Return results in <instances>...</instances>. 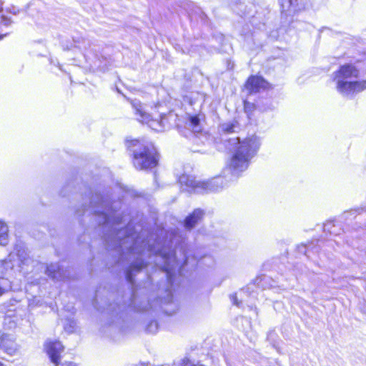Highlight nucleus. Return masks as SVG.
Listing matches in <instances>:
<instances>
[{
    "mask_svg": "<svg viewBox=\"0 0 366 366\" xmlns=\"http://www.w3.org/2000/svg\"><path fill=\"white\" fill-rule=\"evenodd\" d=\"M237 127V122H227L221 124V130L225 133H232L234 132V129Z\"/></svg>",
    "mask_w": 366,
    "mask_h": 366,
    "instance_id": "14",
    "label": "nucleus"
},
{
    "mask_svg": "<svg viewBox=\"0 0 366 366\" xmlns=\"http://www.w3.org/2000/svg\"><path fill=\"white\" fill-rule=\"evenodd\" d=\"M0 366H5L1 362H0Z\"/></svg>",
    "mask_w": 366,
    "mask_h": 366,
    "instance_id": "26",
    "label": "nucleus"
},
{
    "mask_svg": "<svg viewBox=\"0 0 366 366\" xmlns=\"http://www.w3.org/2000/svg\"><path fill=\"white\" fill-rule=\"evenodd\" d=\"M45 350L49 356L51 361L57 366L60 359V354L64 347L59 341H48L45 343Z\"/></svg>",
    "mask_w": 366,
    "mask_h": 366,
    "instance_id": "6",
    "label": "nucleus"
},
{
    "mask_svg": "<svg viewBox=\"0 0 366 366\" xmlns=\"http://www.w3.org/2000/svg\"><path fill=\"white\" fill-rule=\"evenodd\" d=\"M287 1H288L289 4H291L292 0H287Z\"/></svg>",
    "mask_w": 366,
    "mask_h": 366,
    "instance_id": "27",
    "label": "nucleus"
},
{
    "mask_svg": "<svg viewBox=\"0 0 366 366\" xmlns=\"http://www.w3.org/2000/svg\"><path fill=\"white\" fill-rule=\"evenodd\" d=\"M359 71L352 64H345L334 73L336 89L342 95L352 97L366 89V80L357 81Z\"/></svg>",
    "mask_w": 366,
    "mask_h": 366,
    "instance_id": "2",
    "label": "nucleus"
},
{
    "mask_svg": "<svg viewBox=\"0 0 366 366\" xmlns=\"http://www.w3.org/2000/svg\"><path fill=\"white\" fill-rule=\"evenodd\" d=\"M199 119L197 117H192L190 118V126L192 127V130L194 132H200V128L199 127Z\"/></svg>",
    "mask_w": 366,
    "mask_h": 366,
    "instance_id": "15",
    "label": "nucleus"
},
{
    "mask_svg": "<svg viewBox=\"0 0 366 366\" xmlns=\"http://www.w3.org/2000/svg\"><path fill=\"white\" fill-rule=\"evenodd\" d=\"M268 83L266 82L262 77L252 76L248 79L245 87L250 92H257L261 89H266Z\"/></svg>",
    "mask_w": 366,
    "mask_h": 366,
    "instance_id": "8",
    "label": "nucleus"
},
{
    "mask_svg": "<svg viewBox=\"0 0 366 366\" xmlns=\"http://www.w3.org/2000/svg\"><path fill=\"white\" fill-rule=\"evenodd\" d=\"M137 114L139 115L138 120L142 123H146L149 127L157 132H161L163 129V121L157 119H152L149 114L146 113L140 106L137 108Z\"/></svg>",
    "mask_w": 366,
    "mask_h": 366,
    "instance_id": "7",
    "label": "nucleus"
},
{
    "mask_svg": "<svg viewBox=\"0 0 366 366\" xmlns=\"http://www.w3.org/2000/svg\"><path fill=\"white\" fill-rule=\"evenodd\" d=\"M233 146V155L229 164V167L234 175L247 169L250 159L255 155L260 143L256 136H252L240 140L235 138L230 140Z\"/></svg>",
    "mask_w": 366,
    "mask_h": 366,
    "instance_id": "1",
    "label": "nucleus"
},
{
    "mask_svg": "<svg viewBox=\"0 0 366 366\" xmlns=\"http://www.w3.org/2000/svg\"><path fill=\"white\" fill-rule=\"evenodd\" d=\"M5 35H0V40Z\"/></svg>",
    "mask_w": 366,
    "mask_h": 366,
    "instance_id": "24",
    "label": "nucleus"
},
{
    "mask_svg": "<svg viewBox=\"0 0 366 366\" xmlns=\"http://www.w3.org/2000/svg\"><path fill=\"white\" fill-rule=\"evenodd\" d=\"M163 259H164L163 269L166 272L168 280H170L172 271L176 264V258L173 255H164Z\"/></svg>",
    "mask_w": 366,
    "mask_h": 366,
    "instance_id": "10",
    "label": "nucleus"
},
{
    "mask_svg": "<svg viewBox=\"0 0 366 366\" xmlns=\"http://www.w3.org/2000/svg\"><path fill=\"white\" fill-rule=\"evenodd\" d=\"M230 298L232 300V301L233 302V304L238 306L239 305V302H237V296L235 295H232L230 296Z\"/></svg>",
    "mask_w": 366,
    "mask_h": 366,
    "instance_id": "20",
    "label": "nucleus"
},
{
    "mask_svg": "<svg viewBox=\"0 0 366 366\" xmlns=\"http://www.w3.org/2000/svg\"><path fill=\"white\" fill-rule=\"evenodd\" d=\"M61 366H77L76 364L70 362H65L61 365Z\"/></svg>",
    "mask_w": 366,
    "mask_h": 366,
    "instance_id": "21",
    "label": "nucleus"
},
{
    "mask_svg": "<svg viewBox=\"0 0 366 366\" xmlns=\"http://www.w3.org/2000/svg\"><path fill=\"white\" fill-rule=\"evenodd\" d=\"M134 154V165L139 169L152 168L157 165L155 149L152 146L141 143L138 139L132 140L129 145Z\"/></svg>",
    "mask_w": 366,
    "mask_h": 366,
    "instance_id": "3",
    "label": "nucleus"
},
{
    "mask_svg": "<svg viewBox=\"0 0 366 366\" xmlns=\"http://www.w3.org/2000/svg\"><path fill=\"white\" fill-rule=\"evenodd\" d=\"M136 244H137V242L130 248L131 252L132 253H140L141 252L138 249Z\"/></svg>",
    "mask_w": 366,
    "mask_h": 366,
    "instance_id": "19",
    "label": "nucleus"
},
{
    "mask_svg": "<svg viewBox=\"0 0 366 366\" xmlns=\"http://www.w3.org/2000/svg\"><path fill=\"white\" fill-rule=\"evenodd\" d=\"M143 267H144V264L142 259H137V261L132 264L129 270L127 272V280L132 283V276L135 272H139Z\"/></svg>",
    "mask_w": 366,
    "mask_h": 366,
    "instance_id": "11",
    "label": "nucleus"
},
{
    "mask_svg": "<svg viewBox=\"0 0 366 366\" xmlns=\"http://www.w3.org/2000/svg\"><path fill=\"white\" fill-rule=\"evenodd\" d=\"M3 3L0 1V11L2 10ZM0 24H4L7 26L11 24V21L9 19L4 16H0Z\"/></svg>",
    "mask_w": 366,
    "mask_h": 366,
    "instance_id": "16",
    "label": "nucleus"
},
{
    "mask_svg": "<svg viewBox=\"0 0 366 366\" xmlns=\"http://www.w3.org/2000/svg\"><path fill=\"white\" fill-rule=\"evenodd\" d=\"M141 366H147V365H145L144 364H142Z\"/></svg>",
    "mask_w": 366,
    "mask_h": 366,
    "instance_id": "30",
    "label": "nucleus"
},
{
    "mask_svg": "<svg viewBox=\"0 0 366 366\" xmlns=\"http://www.w3.org/2000/svg\"><path fill=\"white\" fill-rule=\"evenodd\" d=\"M29 262L27 252L23 249H17L15 252H12L9 254L8 259L5 261V264H8L10 263V268H13L15 266L21 267L23 265L26 264Z\"/></svg>",
    "mask_w": 366,
    "mask_h": 366,
    "instance_id": "5",
    "label": "nucleus"
},
{
    "mask_svg": "<svg viewBox=\"0 0 366 366\" xmlns=\"http://www.w3.org/2000/svg\"><path fill=\"white\" fill-rule=\"evenodd\" d=\"M13 13L16 14L15 9H13Z\"/></svg>",
    "mask_w": 366,
    "mask_h": 366,
    "instance_id": "29",
    "label": "nucleus"
},
{
    "mask_svg": "<svg viewBox=\"0 0 366 366\" xmlns=\"http://www.w3.org/2000/svg\"><path fill=\"white\" fill-rule=\"evenodd\" d=\"M247 105H248V104H247V103H245V104H244L245 109H247Z\"/></svg>",
    "mask_w": 366,
    "mask_h": 366,
    "instance_id": "23",
    "label": "nucleus"
},
{
    "mask_svg": "<svg viewBox=\"0 0 366 366\" xmlns=\"http://www.w3.org/2000/svg\"><path fill=\"white\" fill-rule=\"evenodd\" d=\"M46 274L53 279L59 280L62 277L61 269L56 264H51L47 267Z\"/></svg>",
    "mask_w": 366,
    "mask_h": 366,
    "instance_id": "12",
    "label": "nucleus"
},
{
    "mask_svg": "<svg viewBox=\"0 0 366 366\" xmlns=\"http://www.w3.org/2000/svg\"><path fill=\"white\" fill-rule=\"evenodd\" d=\"M330 226V224H327L325 225V229H326L327 227H329Z\"/></svg>",
    "mask_w": 366,
    "mask_h": 366,
    "instance_id": "22",
    "label": "nucleus"
},
{
    "mask_svg": "<svg viewBox=\"0 0 366 366\" xmlns=\"http://www.w3.org/2000/svg\"><path fill=\"white\" fill-rule=\"evenodd\" d=\"M157 324L155 322H151L147 328V330L149 332H155L157 330Z\"/></svg>",
    "mask_w": 366,
    "mask_h": 366,
    "instance_id": "17",
    "label": "nucleus"
},
{
    "mask_svg": "<svg viewBox=\"0 0 366 366\" xmlns=\"http://www.w3.org/2000/svg\"><path fill=\"white\" fill-rule=\"evenodd\" d=\"M203 212L201 209H195L192 214L185 219V227L192 229L203 217Z\"/></svg>",
    "mask_w": 366,
    "mask_h": 366,
    "instance_id": "9",
    "label": "nucleus"
},
{
    "mask_svg": "<svg viewBox=\"0 0 366 366\" xmlns=\"http://www.w3.org/2000/svg\"><path fill=\"white\" fill-rule=\"evenodd\" d=\"M8 243V227L0 221V245H6Z\"/></svg>",
    "mask_w": 366,
    "mask_h": 366,
    "instance_id": "13",
    "label": "nucleus"
},
{
    "mask_svg": "<svg viewBox=\"0 0 366 366\" xmlns=\"http://www.w3.org/2000/svg\"><path fill=\"white\" fill-rule=\"evenodd\" d=\"M2 347L10 354H11L13 352H14V348H8V347H6V346L4 344V337H3V340H2Z\"/></svg>",
    "mask_w": 366,
    "mask_h": 366,
    "instance_id": "18",
    "label": "nucleus"
},
{
    "mask_svg": "<svg viewBox=\"0 0 366 366\" xmlns=\"http://www.w3.org/2000/svg\"><path fill=\"white\" fill-rule=\"evenodd\" d=\"M224 179L222 177L214 178L207 182H197L189 175H182L179 177V183L182 187L185 186V189L195 192H217L224 187Z\"/></svg>",
    "mask_w": 366,
    "mask_h": 366,
    "instance_id": "4",
    "label": "nucleus"
},
{
    "mask_svg": "<svg viewBox=\"0 0 366 366\" xmlns=\"http://www.w3.org/2000/svg\"><path fill=\"white\" fill-rule=\"evenodd\" d=\"M13 13L16 14L15 9H13Z\"/></svg>",
    "mask_w": 366,
    "mask_h": 366,
    "instance_id": "28",
    "label": "nucleus"
},
{
    "mask_svg": "<svg viewBox=\"0 0 366 366\" xmlns=\"http://www.w3.org/2000/svg\"><path fill=\"white\" fill-rule=\"evenodd\" d=\"M104 218L105 219V222H107V216L104 214Z\"/></svg>",
    "mask_w": 366,
    "mask_h": 366,
    "instance_id": "25",
    "label": "nucleus"
}]
</instances>
